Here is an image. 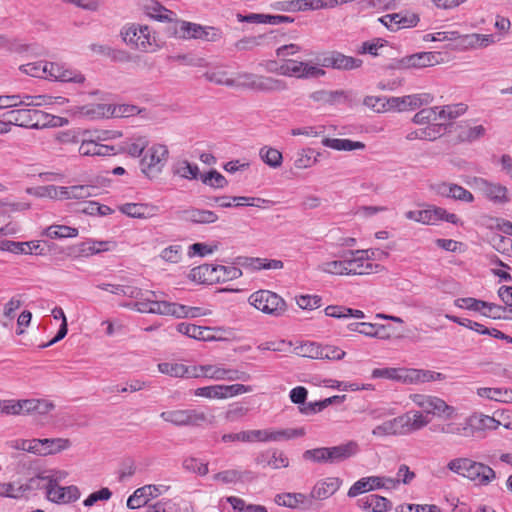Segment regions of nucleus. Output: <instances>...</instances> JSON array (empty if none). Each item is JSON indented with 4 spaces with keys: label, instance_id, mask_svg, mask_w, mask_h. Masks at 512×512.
I'll list each match as a JSON object with an SVG mask.
<instances>
[{
    "label": "nucleus",
    "instance_id": "1",
    "mask_svg": "<svg viewBox=\"0 0 512 512\" xmlns=\"http://www.w3.org/2000/svg\"><path fill=\"white\" fill-rule=\"evenodd\" d=\"M430 423V419L418 410H410L402 415L386 420L372 429L377 438L405 436L417 432Z\"/></svg>",
    "mask_w": 512,
    "mask_h": 512
},
{
    "label": "nucleus",
    "instance_id": "2",
    "mask_svg": "<svg viewBox=\"0 0 512 512\" xmlns=\"http://www.w3.org/2000/svg\"><path fill=\"white\" fill-rule=\"evenodd\" d=\"M120 37L129 48L141 53H154L161 48L157 31L147 24L126 23Z\"/></svg>",
    "mask_w": 512,
    "mask_h": 512
},
{
    "label": "nucleus",
    "instance_id": "3",
    "mask_svg": "<svg viewBox=\"0 0 512 512\" xmlns=\"http://www.w3.org/2000/svg\"><path fill=\"white\" fill-rule=\"evenodd\" d=\"M248 303L258 311L273 317H281L287 311L286 301L277 293L261 289L248 297Z\"/></svg>",
    "mask_w": 512,
    "mask_h": 512
},
{
    "label": "nucleus",
    "instance_id": "4",
    "mask_svg": "<svg viewBox=\"0 0 512 512\" xmlns=\"http://www.w3.org/2000/svg\"><path fill=\"white\" fill-rule=\"evenodd\" d=\"M466 183L477 189L487 201L495 205H506L512 200L508 187L500 182L474 176L467 180Z\"/></svg>",
    "mask_w": 512,
    "mask_h": 512
},
{
    "label": "nucleus",
    "instance_id": "5",
    "mask_svg": "<svg viewBox=\"0 0 512 512\" xmlns=\"http://www.w3.org/2000/svg\"><path fill=\"white\" fill-rule=\"evenodd\" d=\"M160 418L174 426L183 427H200L203 425H212L213 417L198 409H175L163 411L160 413Z\"/></svg>",
    "mask_w": 512,
    "mask_h": 512
},
{
    "label": "nucleus",
    "instance_id": "6",
    "mask_svg": "<svg viewBox=\"0 0 512 512\" xmlns=\"http://www.w3.org/2000/svg\"><path fill=\"white\" fill-rule=\"evenodd\" d=\"M232 87H244L261 92H279L287 89L285 81L268 76L241 72L233 77Z\"/></svg>",
    "mask_w": 512,
    "mask_h": 512
},
{
    "label": "nucleus",
    "instance_id": "7",
    "mask_svg": "<svg viewBox=\"0 0 512 512\" xmlns=\"http://www.w3.org/2000/svg\"><path fill=\"white\" fill-rule=\"evenodd\" d=\"M194 378H207L213 381H249L251 376L247 372L226 367L221 364L194 365Z\"/></svg>",
    "mask_w": 512,
    "mask_h": 512
},
{
    "label": "nucleus",
    "instance_id": "8",
    "mask_svg": "<svg viewBox=\"0 0 512 512\" xmlns=\"http://www.w3.org/2000/svg\"><path fill=\"white\" fill-rule=\"evenodd\" d=\"M169 158V150L164 144H153L140 161L142 173L149 179L157 178L163 171Z\"/></svg>",
    "mask_w": 512,
    "mask_h": 512
},
{
    "label": "nucleus",
    "instance_id": "9",
    "mask_svg": "<svg viewBox=\"0 0 512 512\" xmlns=\"http://www.w3.org/2000/svg\"><path fill=\"white\" fill-rule=\"evenodd\" d=\"M409 398L422 410L420 412L426 417L428 414H432L440 418L452 419L457 414L456 408L448 405L439 397L425 394H411Z\"/></svg>",
    "mask_w": 512,
    "mask_h": 512
},
{
    "label": "nucleus",
    "instance_id": "10",
    "mask_svg": "<svg viewBox=\"0 0 512 512\" xmlns=\"http://www.w3.org/2000/svg\"><path fill=\"white\" fill-rule=\"evenodd\" d=\"M276 72L283 76L296 78L322 77L325 75V71L322 68L294 59L281 62Z\"/></svg>",
    "mask_w": 512,
    "mask_h": 512
},
{
    "label": "nucleus",
    "instance_id": "11",
    "mask_svg": "<svg viewBox=\"0 0 512 512\" xmlns=\"http://www.w3.org/2000/svg\"><path fill=\"white\" fill-rule=\"evenodd\" d=\"M303 435V429L248 430L246 431V442H279Z\"/></svg>",
    "mask_w": 512,
    "mask_h": 512
},
{
    "label": "nucleus",
    "instance_id": "12",
    "mask_svg": "<svg viewBox=\"0 0 512 512\" xmlns=\"http://www.w3.org/2000/svg\"><path fill=\"white\" fill-rule=\"evenodd\" d=\"M434 101V96L431 93H415L405 96H391L390 107L391 111L405 112L418 109L422 106L431 104Z\"/></svg>",
    "mask_w": 512,
    "mask_h": 512
},
{
    "label": "nucleus",
    "instance_id": "13",
    "mask_svg": "<svg viewBox=\"0 0 512 512\" xmlns=\"http://www.w3.org/2000/svg\"><path fill=\"white\" fill-rule=\"evenodd\" d=\"M44 67H46L45 79L76 84L85 82V76L80 71L72 69L66 64L46 61Z\"/></svg>",
    "mask_w": 512,
    "mask_h": 512
},
{
    "label": "nucleus",
    "instance_id": "14",
    "mask_svg": "<svg viewBox=\"0 0 512 512\" xmlns=\"http://www.w3.org/2000/svg\"><path fill=\"white\" fill-rule=\"evenodd\" d=\"M370 249L349 250L345 252L347 275H365L373 271L374 265L367 260L370 258Z\"/></svg>",
    "mask_w": 512,
    "mask_h": 512
},
{
    "label": "nucleus",
    "instance_id": "15",
    "mask_svg": "<svg viewBox=\"0 0 512 512\" xmlns=\"http://www.w3.org/2000/svg\"><path fill=\"white\" fill-rule=\"evenodd\" d=\"M4 117L10 119L12 125L25 128H40L45 124L41 123L44 113L36 109H16L4 114Z\"/></svg>",
    "mask_w": 512,
    "mask_h": 512
},
{
    "label": "nucleus",
    "instance_id": "16",
    "mask_svg": "<svg viewBox=\"0 0 512 512\" xmlns=\"http://www.w3.org/2000/svg\"><path fill=\"white\" fill-rule=\"evenodd\" d=\"M177 331L183 335H186L190 338L200 340V341H217L221 340L222 337L218 334L224 332L223 328L220 327H204L197 326L195 324L190 323H179L176 327Z\"/></svg>",
    "mask_w": 512,
    "mask_h": 512
},
{
    "label": "nucleus",
    "instance_id": "17",
    "mask_svg": "<svg viewBox=\"0 0 512 512\" xmlns=\"http://www.w3.org/2000/svg\"><path fill=\"white\" fill-rule=\"evenodd\" d=\"M319 62L323 67L337 70H354L360 68L363 64L361 59L347 56L337 51L323 55Z\"/></svg>",
    "mask_w": 512,
    "mask_h": 512
},
{
    "label": "nucleus",
    "instance_id": "18",
    "mask_svg": "<svg viewBox=\"0 0 512 512\" xmlns=\"http://www.w3.org/2000/svg\"><path fill=\"white\" fill-rule=\"evenodd\" d=\"M419 21L420 18L417 14L409 12L386 14L379 18V22L391 31L415 27Z\"/></svg>",
    "mask_w": 512,
    "mask_h": 512
},
{
    "label": "nucleus",
    "instance_id": "19",
    "mask_svg": "<svg viewBox=\"0 0 512 512\" xmlns=\"http://www.w3.org/2000/svg\"><path fill=\"white\" fill-rule=\"evenodd\" d=\"M181 220L197 225L213 224L218 221V215L208 209H200L196 207H189L179 212Z\"/></svg>",
    "mask_w": 512,
    "mask_h": 512
},
{
    "label": "nucleus",
    "instance_id": "20",
    "mask_svg": "<svg viewBox=\"0 0 512 512\" xmlns=\"http://www.w3.org/2000/svg\"><path fill=\"white\" fill-rule=\"evenodd\" d=\"M342 486L339 477H326L317 481L311 489L310 498L313 500H326L334 495Z\"/></svg>",
    "mask_w": 512,
    "mask_h": 512
},
{
    "label": "nucleus",
    "instance_id": "21",
    "mask_svg": "<svg viewBox=\"0 0 512 512\" xmlns=\"http://www.w3.org/2000/svg\"><path fill=\"white\" fill-rule=\"evenodd\" d=\"M465 478L477 485H488L496 478V473L490 466L471 460Z\"/></svg>",
    "mask_w": 512,
    "mask_h": 512
},
{
    "label": "nucleus",
    "instance_id": "22",
    "mask_svg": "<svg viewBox=\"0 0 512 512\" xmlns=\"http://www.w3.org/2000/svg\"><path fill=\"white\" fill-rule=\"evenodd\" d=\"M493 43H495V40L493 35L490 34H460V38L455 44V48L459 50L480 49L486 48Z\"/></svg>",
    "mask_w": 512,
    "mask_h": 512
},
{
    "label": "nucleus",
    "instance_id": "23",
    "mask_svg": "<svg viewBox=\"0 0 512 512\" xmlns=\"http://www.w3.org/2000/svg\"><path fill=\"white\" fill-rule=\"evenodd\" d=\"M71 115L88 119H101L110 117V104L98 103L82 106H73L67 110Z\"/></svg>",
    "mask_w": 512,
    "mask_h": 512
},
{
    "label": "nucleus",
    "instance_id": "24",
    "mask_svg": "<svg viewBox=\"0 0 512 512\" xmlns=\"http://www.w3.org/2000/svg\"><path fill=\"white\" fill-rule=\"evenodd\" d=\"M118 209L122 214L136 219H149L158 213V207L151 203H124Z\"/></svg>",
    "mask_w": 512,
    "mask_h": 512
},
{
    "label": "nucleus",
    "instance_id": "25",
    "mask_svg": "<svg viewBox=\"0 0 512 512\" xmlns=\"http://www.w3.org/2000/svg\"><path fill=\"white\" fill-rule=\"evenodd\" d=\"M327 448L329 454V464L341 463L356 455L359 451V445L355 441H348L346 443Z\"/></svg>",
    "mask_w": 512,
    "mask_h": 512
},
{
    "label": "nucleus",
    "instance_id": "26",
    "mask_svg": "<svg viewBox=\"0 0 512 512\" xmlns=\"http://www.w3.org/2000/svg\"><path fill=\"white\" fill-rule=\"evenodd\" d=\"M80 490L75 485L57 486L52 491H48L47 498L58 504H68L75 502L80 498Z\"/></svg>",
    "mask_w": 512,
    "mask_h": 512
},
{
    "label": "nucleus",
    "instance_id": "27",
    "mask_svg": "<svg viewBox=\"0 0 512 512\" xmlns=\"http://www.w3.org/2000/svg\"><path fill=\"white\" fill-rule=\"evenodd\" d=\"M357 506L366 512H386L391 509L392 504L383 496L371 494L358 499Z\"/></svg>",
    "mask_w": 512,
    "mask_h": 512
},
{
    "label": "nucleus",
    "instance_id": "28",
    "mask_svg": "<svg viewBox=\"0 0 512 512\" xmlns=\"http://www.w3.org/2000/svg\"><path fill=\"white\" fill-rule=\"evenodd\" d=\"M38 456H49L58 454L71 446L66 438H44L39 439Z\"/></svg>",
    "mask_w": 512,
    "mask_h": 512
},
{
    "label": "nucleus",
    "instance_id": "29",
    "mask_svg": "<svg viewBox=\"0 0 512 512\" xmlns=\"http://www.w3.org/2000/svg\"><path fill=\"white\" fill-rule=\"evenodd\" d=\"M476 394L480 398L512 404V389L506 387H479L476 389Z\"/></svg>",
    "mask_w": 512,
    "mask_h": 512
},
{
    "label": "nucleus",
    "instance_id": "30",
    "mask_svg": "<svg viewBox=\"0 0 512 512\" xmlns=\"http://www.w3.org/2000/svg\"><path fill=\"white\" fill-rule=\"evenodd\" d=\"M78 151L82 156H109L115 154L114 146L101 144L95 139H83Z\"/></svg>",
    "mask_w": 512,
    "mask_h": 512
},
{
    "label": "nucleus",
    "instance_id": "31",
    "mask_svg": "<svg viewBox=\"0 0 512 512\" xmlns=\"http://www.w3.org/2000/svg\"><path fill=\"white\" fill-rule=\"evenodd\" d=\"M438 63L437 54L433 52H420L401 60V65L405 68H424Z\"/></svg>",
    "mask_w": 512,
    "mask_h": 512
},
{
    "label": "nucleus",
    "instance_id": "32",
    "mask_svg": "<svg viewBox=\"0 0 512 512\" xmlns=\"http://www.w3.org/2000/svg\"><path fill=\"white\" fill-rule=\"evenodd\" d=\"M160 373L176 378H194L193 366H187L179 362H162L158 364Z\"/></svg>",
    "mask_w": 512,
    "mask_h": 512
},
{
    "label": "nucleus",
    "instance_id": "33",
    "mask_svg": "<svg viewBox=\"0 0 512 512\" xmlns=\"http://www.w3.org/2000/svg\"><path fill=\"white\" fill-rule=\"evenodd\" d=\"M316 269L321 273L333 276L347 275V267L345 264V252H343L340 255L339 259H330L319 263Z\"/></svg>",
    "mask_w": 512,
    "mask_h": 512
},
{
    "label": "nucleus",
    "instance_id": "34",
    "mask_svg": "<svg viewBox=\"0 0 512 512\" xmlns=\"http://www.w3.org/2000/svg\"><path fill=\"white\" fill-rule=\"evenodd\" d=\"M445 375L440 372L408 368L407 384H419L432 381H442Z\"/></svg>",
    "mask_w": 512,
    "mask_h": 512
},
{
    "label": "nucleus",
    "instance_id": "35",
    "mask_svg": "<svg viewBox=\"0 0 512 512\" xmlns=\"http://www.w3.org/2000/svg\"><path fill=\"white\" fill-rule=\"evenodd\" d=\"M29 100L27 103V107H51V108H60L68 104L69 100L62 96H51V95H31V98H26Z\"/></svg>",
    "mask_w": 512,
    "mask_h": 512
},
{
    "label": "nucleus",
    "instance_id": "36",
    "mask_svg": "<svg viewBox=\"0 0 512 512\" xmlns=\"http://www.w3.org/2000/svg\"><path fill=\"white\" fill-rule=\"evenodd\" d=\"M379 476L363 477L357 480L348 490L347 495L354 498L362 493L379 490Z\"/></svg>",
    "mask_w": 512,
    "mask_h": 512
},
{
    "label": "nucleus",
    "instance_id": "37",
    "mask_svg": "<svg viewBox=\"0 0 512 512\" xmlns=\"http://www.w3.org/2000/svg\"><path fill=\"white\" fill-rule=\"evenodd\" d=\"M408 368H375L372 370L373 379L382 378L407 384Z\"/></svg>",
    "mask_w": 512,
    "mask_h": 512
},
{
    "label": "nucleus",
    "instance_id": "38",
    "mask_svg": "<svg viewBox=\"0 0 512 512\" xmlns=\"http://www.w3.org/2000/svg\"><path fill=\"white\" fill-rule=\"evenodd\" d=\"M320 153H316L312 148H303L296 152L293 158V167L296 170H304L312 167L318 162Z\"/></svg>",
    "mask_w": 512,
    "mask_h": 512
},
{
    "label": "nucleus",
    "instance_id": "39",
    "mask_svg": "<svg viewBox=\"0 0 512 512\" xmlns=\"http://www.w3.org/2000/svg\"><path fill=\"white\" fill-rule=\"evenodd\" d=\"M189 279L200 284L215 283V265L203 264L193 268L189 273Z\"/></svg>",
    "mask_w": 512,
    "mask_h": 512
},
{
    "label": "nucleus",
    "instance_id": "40",
    "mask_svg": "<svg viewBox=\"0 0 512 512\" xmlns=\"http://www.w3.org/2000/svg\"><path fill=\"white\" fill-rule=\"evenodd\" d=\"M322 144L337 151L363 150L365 148V144L361 141H353L350 139L341 138L325 137L322 139Z\"/></svg>",
    "mask_w": 512,
    "mask_h": 512
},
{
    "label": "nucleus",
    "instance_id": "41",
    "mask_svg": "<svg viewBox=\"0 0 512 512\" xmlns=\"http://www.w3.org/2000/svg\"><path fill=\"white\" fill-rule=\"evenodd\" d=\"M27 192L40 198H49L54 200H67V187L47 185L38 187L34 191L27 189Z\"/></svg>",
    "mask_w": 512,
    "mask_h": 512
},
{
    "label": "nucleus",
    "instance_id": "42",
    "mask_svg": "<svg viewBox=\"0 0 512 512\" xmlns=\"http://www.w3.org/2000/svg\"><path fill=\"white\" fill-rule=\"evenodd\" d=\"M78 234L79 231L77 228L58 224L48 226L41 233L42 236H45L49 239L76 238Z\"/></svg>",
    "mask_w": 512,
    "mask_h": 512
},
{
    "label": "nucleus",
    "instance_id": "43",
    "mask_svg": "<svg viewBox=\"0 0 512 512\" xmlns=\"http://www.w3.org/2000/svg\"><path fill=\"white\" fill-rule=\"evenodd\" d=\"M438 120H454L464 115L468 109L465 103H454L442 106H435Z\"/></svg>",
    "mask_w": 512,
    "mask_h": 512
},
{
    "label": "nucleus",
    "instance_id": "44",
    "mask_svg": "<svg viewBox=\"0 0 512 512\" xmlns=\"http://www.w3.org/2000/svg\"><path fill=\"white\" fill-rule=\"evenodd\" d=\"M147 294L153 296L152 304L150 307L151 314H158L164 316H174L177 318V304L168 301H160L157 299V294L154 291H147Z\"/></svg>",
    "mask_w": 512,
    "mask_h": 512
},
{
    "label": "nucleus",
    "instance_id": "45",
    "mask_svg": "<svg viewBox=\"0 0 512 512\" xmlns=\"http://www.w3.org/2000/svg\"><path fill=\"white\" fill-rule=\"evenodd\" d=\"M470 421L477 431H494L497 430L502 425V423L499 420L485 414H479L477 416H474L470 418ZM503 426L506 429L510 428L509 423L503 424Z\"/></svg>",
    "mask_w": 512,
    "mask_h": 512
},
{
    "label": "nucleus",
    "instance_id": "46",
    "mask_svg": "<svg viewBox=\"0 0 512 512\" xmlns=\"http://www.w3.org/2000/svg\"><path fill=\"white\" fill-rule=\"evenodd\" d=\"M144 12L150 18H153L158 21H171L172 16L174 15L172 11L168 10L164 6H162L159 2L155 0H148L144 5Z\"/></svg>",
    "mask_w": 512,
    "mask_h": 512
},
{
    "label": "nucleus",
    "instance_id": "47",
    "mask_svg": "<svg viewBox=\"0 0 512 512\" xmlns=\"http://www.w3.org/2000/svg\"><path fill=\"white\" fill-rule=\"evenodd\" d=\"M29 489V485L20 482H0L1 497L19 499L23 497Z\"/></svg>",
    "mask_w": 512,
    "mask_h": 512
},
{
    "label": "nucleus",
    "instance_id": "48",
    "mask_svg": "<svg viewBox=\"0 0 512 512\" xmlns=\"http://www.w3.org/2000/svg\"><path fill=\"white\" fill-rule=\"evenodd\" d=\"M259 157L266 165L273 169L279 168L283 162L282 153L278 149L269 146L260 148Z\"/></svg>",
    "mask_w": 512,
    "mask_h": 512
},
{
    "label": "nucleus",
    "instance_id": "49",
    "mask_svg": "<svg viewBox=\"0 0 512 512\" xmlns=\"http://www.w3.org/2000/svg\"><path fill=\"white\" fill-rule=\"evenodd\" d=\"M243 265L251 267L254 270H279L284 266L281 260L266 258H246Z\"/></svg>",
    "mask_w": 512,
    "mask_h": 512
},
{
    "label": "nucleus",
    "instance_id": "50",
    "mask_svg": "<svg viewBox=\"0 0 512 512\" xmlns=\"http://www.w3.org/2000/svg\"><path fill=\"white\" fill-rule=\"evenodd\" d=\"M173 173L183 179L193 180L197 179L199 168L196 164H192L187 160H180L175 163Z\"/></svg>",
    "mask_w": 512,
    "mask_h": 512
},
{
    "label": "nucleus",
    "instance_id": "51",
    "mask_svg": "<svg viewBox=\"0 0 512 512\" xmlns=\"http://www.w3.org/2000/svg\"><path fill=\"white\" fill-rule=\"evenodd\" d=\"M242 274V270L236 266L215 265V283L232 281Z\"/></svg>",
    "mask_w": 512,
    "mask_h": 512
},
{
    "label": "nucleus",
    "instance_id": "52",
    "mask_svg": "<svg viewBox=\"0 0 512 512\" xmlns=\"http://www.w3.org/2000/svg\"><path fill=\"white\" fill-rule=\"evenodd\" d=\"M434 206H429L423 210H410L405 213V217L408 220L415 221L424 225H434Z\"/></svg>",
    "mask_w": 512,
    "mask_h": 512
},
{
    "label": "nucleus",
    "instance_id": "53",
    "mask_svg": "<svg viewBox=\"0 0 512 512\" xmlns=\"http://www.w3.org/2000/svg\"><path fill=\"white\" fill-rule=\"evenodd\" d=\"M169 485L165 484H147L142 487L137 488L139 495H141L142 500L148 503L151 499L157 498L170 490Z\"/></svg>",
    "mask_w": 512,
    "mask_h": 512
},
{
    "label": "nucleus",
    "instance_id": "54",
    "mask_svg": "<svg viewBox=\"0 0 512 512\" xmlns=\"http://www.w3.org/2000/svg\"><path fill=\"white\" fill-rule=\"evenodd\" d=\"M116 248V243L114 241H97L90 240L82 244L81 251L86 255H94L101 252L111 251Z\"/></svg>",
    "mask_w": 512,
    "mask_h": 512
},
{
    "label": "nucleus",
    "instance_id": "55",
    "mask_svg": "<svg viewBox=\"0 0 512 512\" xmlns=\"http://www.w3.org/2000/svg\"><path fill=\"white\" fill-rule=\"evenodd\" d=\"M204 77L207 81L212 82L217 85H225L228 87H232L233 77L230 74L221 68H213L204 73Z\"/></svg>",
    "mask_w": 512,
    "mask_h": 512
},
{
    "label": "nucleus",
    "instance_id": "56",
    "mask_svg": "<svg viewBox=\"0 0 512 512\" xmlns=\"http://www.w3.org/2000/svg\"><path fill=\"white\" fill-rule=\"evenodd\" d=\"M149 144L145 136H137L129 139L124 146V151L132 157H140Z\"/></svg>",
    "mask_w": 512,
    "mask_h": 512
},
{
    "label": "nucleus",
    "instance_id": "57",
    "mask_svg": "<svg viewBox=\"0 0 512 512\" xmlns=\"http://www.w3.org/2000/svg\"><path fill=\"white\" fill-rule=\"evenodd\" d=\"M242 472L237 469H227L212 475V480L222 485L236 484L242 481Z\"/></svg>",
    "mask_w": 512,
    "mask_h": 512
},
{
    "label": "nucleus",
    "instance_id": "58",
    "mask_svg": "<svg viewBox=\"0 0 512 512\" xmlns=\"http://www.w3.org/2000/svg\"><path fill=\"white\" fill-rule=\"evenodd\" d=\"M363 104L377 113L391 111L390 97L386 96H366Z\"/></svg>",
    "mask_w": 512,
    "mask_h": 512
},
{
    "label": "nucleus",
    "instance_id": "59",
    "mask_svg": "<svg viewBox=\"0 0 512 512\" xmlns=\"http://www.w3.org/2000/svg\"><path fill=\"white\" fill-rule=\"evenodd\" d=\"M7 445L14 450L25 451L38 456L39 439H13Z\"/></svg>",
    "mask_w": 512,
    "mask_h": 512
},
{
    "label": "nucleus",
    "instance_id": "60",
    "mask_svg": "<svg viewBox=\"0 0 512 512\" xmlns=\"http://www.w3.org/2000/svg\"><path fill=\"white\" fill-rule=\"evenodd\" d=\"M507 309L504 306L490 303L485 301V305L481 311V315L491 319H512V316L507 315Z\"/></svg>",
    "mask_w": 512,
    "mask_h": 512
},
{
    "label": "nucleus",
    "instance_id": "61",
    "mask_svg": "<svg viewBox=\"0 0 512 512\" xmlns=\"http://www.w3.org/2000/svg\"><path fill=\"white\" fill-rule=\"evenodd\" d=\"M159 257L166 263L178 264L183 258V249L181 245L175 244L164 248Z\"/></svg>",
    "mask_w": 512,
    "mask_h": 512
},
{
    "label": "nucleus",
    "instance_id": "62",
    "mask_svg": "<svg viewBox=\"0 0 512 512\" xmlns=\"http://www.w3.org/2000/svg\"><path fill=\"white\" fill-rule=\"evenodd\" d=\"M303 459L317 464H329V454L327 447H319L304 451Z\"/></svg>",
    "mask_w": 512,
    "mask_h": 512
},
{
    "label": "nucleus",
    "instance_id": "63",
    "mask_svg": "<svg viewBox=\"0 0 512 512\" xmlns=\"http://www.w3.org/2000/svg\"><path fill=\"white\" fill-rule=\"evenodd\" d=\"M183 468L199 476H206L209 473L208 463L195 457H188L183 460Z\"/></svg>",
    "mask_w": 512,
    "mask_h": 512
},
{
    "label": "nucleus",
    "instance_id": "64",
    "mask_svg": "<svg viewBox=\"0 0 512 512\" xmlns=\"http://www.w3.org/2000/svg\"><path fill=\"white\" fill-rule=\"evenodd\" d=\"M201 27L202 25L183 21L176 29V34L184 39H198Z\"/></svg>",
    "mask_w": 512,
    "mask_h": 512
}]
</instances>
